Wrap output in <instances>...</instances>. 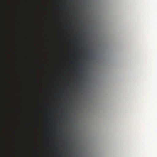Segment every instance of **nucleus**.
Masks as SVG:
<instances>
[{
    "mask_svg": "<svg viewBox=\"0 0 157 157\" xmlns=\"http://www.w3.org/2000/svg\"><path fill=\"white\" fill-rule=\"evenodd\" d=\"M7 8H9L10 7V5L8 4V0H7Z\"/></svg>",
    "mask_w": 157,
    "mask_h": 157,
    "instance_id": "nucleus-1",
    "label": "nucleus"
},
{
    "mask_svg": "<svg viewBox=\"0 0 157 157\" xmlns=\"http://www.w3.org/2000/svg\"><path fill=\"white\" fill-rule=\"evenodd\" d=\"M7 67L8 68L10 69V66L9 64L7 63Z\"/></svg>",
    "mask_w": 157,
    "mask_h": 157,
    "instance_id": "nucleus-2",
    "label": "nucleus"
},
{
    "mask_svg": "<svg viewBox=\"0 0 157 157\" xmlns=\"http://www.w3.org/2000/svg\"><path fill=\"white\" fill-rule=\"evenodd\" d=\"M8 78L10 80V75L9 73H8Z\"/></svg>",
    "mask_w": 157,
    "mask_h": 157,
    "instance_id": "nucleus-3",
    "label": "nucleus"
},
{
    "mask_svg": "<svg viewBox=\"0 0 157 157\" xmlns=\"http://www.w3.org/2000/svg\"><path fill=\"white\" fill-rule=\"evenodd\" d=\"M7 98H8V100L9 102H10V97L8 96V97H7Z\"/></svg>",
    "mask_w": 157,
    "mask_h": 157,
    "instance_id": "nucleus-4",
    "label": "nucleus"
},
{
    "mask_svg": "<svg viewBox=\"0 0 157 157\" xmlns=\"http://www.w3.org/2000/svg\"><path fill=\"white\" fill-rule=\"evenodd\" d=\"M8 85L9 86H10V84H8Z\"/></svg>",
    "mask_w": 157,
    "mask_h": 157,
    "instance_id": "nucleus-5",
    "label": "nucleus"
}]
</instances>
